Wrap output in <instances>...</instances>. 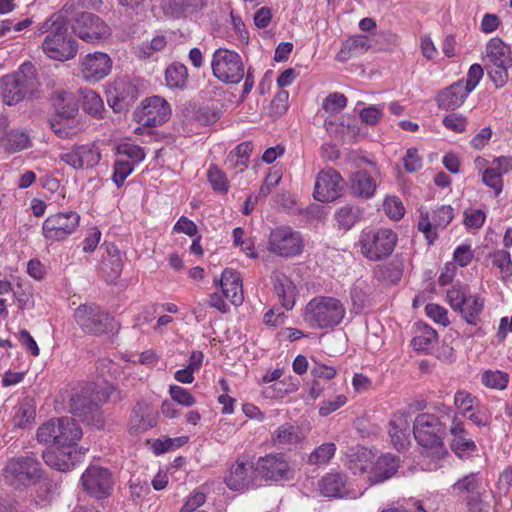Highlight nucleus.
<instances>
[{"label": "nucleus", "instance_id": "obj_1", "mask_svg": "<svg viewBox=\"0 0 512 512\" xmlns=\"http://www.w3.org/2000/svg\"><path fill=\"white\" fill-rule=\"evenodd\" d=\"M46 34L42 49L53 60L67 61L73 59L78 52V43L70 35L68 22L60 14H53L41 23L35 35Z\"/></svg>", "mask_w": 512, "mask_h": 512}, {"label": "nucleus", "instance_id": "obj_2", "mask_svg": "<svg viewBox=\"0 0 512 512\" xmlns=\"http://www.w3.org/2000/svg\"><path fill=\"white\" fill-rule=\"evenodd\" d=\"M82 429L72 417L51 418L41 424L36 432L39 443L53 445L56 448H78Z\"/></svg>", "mask_w": 512, "mask_h": 512}, {"label": "nucleus", "instance_id": "obj_3", "mask_svg": "<svg viewBox=\"0 0 512 512\" xmlns=\"http://www.w3.org/2000/svg\"><path fill=\"white\" fill-rule=\"evenodd\" d=\"M37 87L36 71L32 63H23L17 71L0 78L2 101L14 106L30 97Z\"/></svg>", "mask_w": 512, "mask_h": 512}, {"label": "nucleus", "instance_id": "obj_4", "mask_svg": "<svg viewBox=\"0 0 512 512\" xmlns=\"http://www.w3.org/2000/svg\"><path fill=\"white\" fill-rule=\"evenodd\" d=\"M343 303L334 297L318 296L310 300L305 308L304 319L311 327L319 329L334 328L345 317Z\"/></svg>", "mask_w": 512, "mask_h": 512}, {"label": "nucleus", "instance_id": "obj_5", "mask_svg": "<svg viewBox=\"0 0 512 512\" xmlns=\"http://www.w3.org/2000/svg\"><path fill=\"white\" fill-rule=\"evenodd\" d=\"M3 477L8 485L16 489L30 486L42 478L41 464L33 452L9 458L3 469Z\"/></svg>", "mask_w": 512, "mask_h": 512}, {"label": "nucleus", "instance_id": "obj_6", "mask_svg": "<svg viewBox=\"0 0 512 512\" xmlns=\"http://www.w3.org/2000/svg\"><path fill=\"white\" fill-rule=\"evenodd\" d=\"M413 434L419 445L434 448L441 456L448 454L444 446L446 426L441 419L432 413H421L413 422Z\"/></svg>", "mask_w": 512, "mask_h": 512}, {"label": "nucleus", "instance_id": "obj_7", "mask_svg": "<svg viewBox=\"0 0 512 512\" xmlns=\"http://www.w3.org/2000/svg\"><path fill=\"white\" fill-rule=\"evenodd\" d=\"M397 240L398 236L392 229H367L361 232L359 245L363 256L376 262L392 254Z\"/></svg>", "mask_w": 512, "mask_h": 512}, {"label": "nucleus", "instance_id": "obj_8", "mask_svg": "<svg viewBox=\"0 0 512 512\" xmlns=\"http://www.w3.org/2000/svg\"><path fill=\"white\" fill-rule=\"evenodd\" d=\"M211 68L213 75L226 84H237L245 75L241 56L226 48H219L213 53Z\"/></svg>", "mask_w": 512, "mask_h": 512}, {"label": "nucleus", "instance_id": "obj_9", "mask_svg": "<svg viewBox=\"0 0 512 512\" xmlns=\"http://www.w3.org/2000/svg\"><path fill=\"white\" fill-rule=\"evenodd\" d=\"M74 319L86 334L101 335L113 328V318L94 303H85L76 308Z\"/></svg>", "mask_w": 512, "mask_h": 512}, {"label": "nucleus", "instance_id": "obj_10", "mask_svg": "<svg viewBox=\"0 0 512 512\" xmlns=\"http://www.w3.org/2000/svg\"><path fill=\"white\" fill-rule=\"evenodd\" d=\"M83 490L92 498L102 500L111 495L114 486L112 473L104 467L90 465L80 479Z\"/></svg>", "mask_w": 512, "mask_h": 512}, {"label": "nucleus", "instance_id": "obj_11", "mask_svg": "<svg viewBox=\"0 0 512 512\" xmlns=\"http://www.w3.org/2000/svg\"><path fill=\"white\" fill-rule=\"evenodd\" d=\"M80 216L73 211L59 212L50 215L43 222L42 234L47 241L65 240L77 229Z\"/></svg>", "mask_w": 512, "mask_h": 512}, {"label": "nucleus", "instance_id": "obj_12", "mask_svg": "<svg viewBox=\"0 0 512 512\" xmlns=\"http://www.w3.org/2000/svg\"><path fill=\"white\" fill-rule=\"evenodd\" d=\"M72 29L80 39L88 43H100L111 34L109 26L90 12L80 13L75 18Z\"/></svg>", "mask_w": 512, "mask_h": 512}, {"label": "nucleus", "instance_id": "obj_13", "mask_svg": "<svg viewBox=\"0 0 512 512\" xmlns=\"http://www.w3.org/2000/svg\"><path fill=\"white\" fill-rule=\"evenodd\" d=\"M438 409L446 414L451 420L450 435L452 437L451 450L459 457L464 458L476 450V444L466 430L464 423L458 418L457 414L449 406L441 403Z\"/></svg>", "mask_w": 512, "mask_h": 512}, {"label": "nucleus", "instance_id": "obj_14", "mask_svg": "<svg viewBox=\"0 0 512 512\" xmlns=\"http://www.w3.org/2000/svg\"><path fill=\"white\" fill-rule=\"evenodd\" d=\"M171 115L169 103L160 96H152L142 101L135 111L138 123L146 127H156L166 122Z\"/></svg>", "mask_w": 512, "mask_h": 512}, {"label": "nucleus", "instance_id": "obj_15", "mask_svg": "<svg viewBox=\"0 0 512 512\" xmlns=\"http://www.w3.org/2000/svg\"><path fill=\"white\" fill-rule=\"evenodd\" d=\"M303 248L299 232L290 227H279L271 231L269 237V251L282 256L291 257L301 253Z\"/></svg>", "mask_w": 512, "mask_h": 512}, {"label": "nucleus", "instance_id": "obj_16", "mask_svg": "<svg viewBox=\"0 0 512 512\" xmlns=\"http://www.w3.org/2000/svg\"><path fill=\"white\" fill-rule=\"evenodd\" d=\"M344 179L336 170H321L315 181L313 196L320 202H331L342 196Z\"/></svg>", "mask_w": 512, "mask_h": 512}, {"label": "nucleus", "instance_id": "obj_17", "mask_svg": "<svg viewBox=\"0 0 512 512\" xmlns=\"http://www.w3.org/2000/svg\"><path fill=\"white\" fill-rule=\"evenodd\" d=\"M454 218L453 208L450 205H442L432 212V218L428 211L420 212L418 230L424 235L428 244H433L438 235L436 230L445 229Z\"/></svg>", "mask_w": 512, "mask_h": 512}, {"label": "nucleus", "instance_id": "obj_18", "mask_svg": "<svg viewBox=\"0 0 512 512\" xmlns=\"http://www.w3.org/2000/svg\"><path fill=\"white\" fill-rule=\"evenodd\" d=\"M255 472L265 480L281 481L291 478L290 465L281 453H270L255 462Z\"/></svg>", "mask_w": 512, "mask_h": 512}, {"label": "nucleus", "instance_id": "obj_19", "mask_svg": "<svg viewBox=\"0 0 512 512\" xmlns=\"http://www.w3.org/2000/svg\"><path fill=\"white\" fill-rule=\"evenodd\" d=\"M139 96L136 85L127 77L115 80L108 90V103L114 112L120 113L134 104Z\"/></svg>", "mask_w": 512, "mask_h": 512}, {"label": "nucleus", "instance_id": "obj_20", "mask_svg": "<svg viewBox=\"0 0 512 512\" xmlns=\"http://www.w3.org/2000/svg\"><path fill=\"white\" fill-rule=\"evenodd\" d=\"M70 411L87 425L97 429H102L105 425L100 406L85 395L76 393L71 397Z\"/></svg>", "mask_w": 512, "mask_h": 512}, {"label": "nucleus", "instance_id": "obj_21", "mask_svg": "<svg viewBox=\"0 0 512 512\" xmlns=\"http://www.w3.org/2000/svg\"><path fill=\"white\" fill-rule=\"evenodd\" d=\"M87 449L80 448H57V450L46 449L42 453L43 461L49 467L67 472L72 470L81 461Z\"/></svg>", "mask_w": 512, "mask_h": 512}, {"label": "nucleus", "instance_id": "obj_22", "mask_svg": "<svg viewBox=\"0 0 512 512\" xmlns=\"http://www.w3.org/2000/svg\"><path fill=\"white\" fill-rule=\"evenodd\" d=\"M112 60L103 52L87 54L81 62L82 77L89 82H97L105 78L111 71Z\"/></svg>", "mask_w": 512, "mask_h": 512}, {"label": "nucleus", "instance_id": "obj_23", "mask_svg": "<svg viewBox=\"0 0 512 512\" xmlns=\"http://www.w3.org/2000/svg\"><path fill=\"white\" fill-rule=\"evenodd\" d=\"M255 472V463L246 464L239 459L231 466L228 475L224 481L231 490H243L249 488L253 484V475Z\"/></svg>", "mask_w": 512, "mask_h": 512}, {"label": "nucleus", "instance_id": "obj_24", "mask_svg": "<svg viewBox=\"0 0 512 512\" xmlns=\"http://www.w3.org/2000/svg\"><path fill=\"white\" fill-rule=\"evenodd\" d=\"M389 436L391 443L398 450H404L410 445L409 415L395 413L389 423Z\"/></svg>", "mask_w": 512, "mask_h": 512}, {"label": "nucleus", "instance_id": "obj_25", "mask_svg": "<svg viewBox=\"0 0 512 512\" xmlns=\"http://www.w3.org/2000/svg\"><path fill=\"white\" fill-rule=\"evenodd\" d=\"M216 285H220L223 296L234 305H240L243 302L242 281L240 274L233 269L226 268L222 272L220 280H215Z\"/></svg>", "mask_w": 512, "mask_h": 512}, {"label": "nucleus", "instance_id": "obj_26", "mask_svg": "<svg viewBox=\"0 0 512 512\" xmlns=\"http://www.w3.org/2000/svg\"><path fill=\"white\" fill-rule=\"evenodd\" d=\"M273 289L281 304L287 310H291L295 304L296 287L283 272L274 271L271 275Z\"/></svg>", "mask_w": 512, "mask_h": 512}, {"label": "nucleus", "instance_id": "obj_27", "mask_svg": "<svg viewBox=\"0 0 512 512\" xmlns=\"http://www.w3.org/2000/svg\"><path fill=\"white\" fill-rule=\"evenodd\" d=\"M469 94L463 80H459L438 94L437 103L440 109L454 110L463 104Z\"/></svg>", "mask_w": 512, "mask_h": 512}, {"label": "nucleus", "instance_id": "obj_28", "mask_svg": "<svg viewBox=\"0 0 512 512\" xmlns=\"http://www.w3.org/2000/svg\"><path fill=\"white\" fill-rule=\"evenodd\" d=\"M399 468V458L392 454L380 456L373 470L370 472L369 480L372 484H378L391 478Z\"/></svg>", "mask_w": 512, "mask_h": 512}, {"label": "nucleus", "instance_id": "obj_29", "mask_svg": "<svg viewBox=\"0 0 512 512\" xmlns=\"http://www.w3.org/2000/svg\"><path fill=\"white\" fill-rule=\"evenodd\" d=\"M375 179L364 170L356 171L350 179V191L353 196L361 199H370L376 190Z\"/></svg>", "mask_w": 512, "mask_h": 512}, {"label": "nucleus", "instance_id": "obj_30", "mask_svg": "<svg viewBox=\"0 0 512 512\" xmlns=\"http://www.w3.org/2000/svg\"><path fill=\"white\" fill-rule=\"evenodd\" d=\"M271 440L275 446L290 450L301 442L302 435L299 427L285 423L273 432Z\"/></svg>", "mask_w": 512, "mask_h": 512}, {"label": "nucleus", "instance_id": "obj_31", "mask_svg": "<svg viewBox=\"0 0 512 512\" xmlns=\"http://www.w3.org/2000/svg\"><path fill=\"white\" fill-rule=\"evenodd\" d=\"M486 54L493 66H512L510 47L499 38H493L487 43Z\"/></svg>", "mask_w": 512, "mask_h": 512}, {"label": "nucleus", "instance_id": "obj_32", "mask_svg": "<svg viewBox=\"0 0 512 512\" xmlns=\"http://www.w3.org/2000/svg\"><path fill=\"white\" fill-rule=\"evenodd\" d=\"M53 106L60 118H74L79 106L76 96L69 91H56L53 95Z\"/></svg>", "mask_w": 512, "mask_h": 512}, {"label": "nucleus", "instance_id": "obj_33", "mask_svg": "<svg viewBox=\"0 0 512 512\" xmlns=\"http://www.w3.org/2000/svg\"><path fill=\"white\" fill-rule=\"evenodd\" d=\"M371 47V40L366 35H354L343 42L337 59L346 61L353 55H361Z\"/></svg>", "mask_w": 512, "mask_h": 512}, {"label": "nucleus", "instance_id": "obj_34", "mask_svg": "<svg viewBox=\"0 0 512 512\" xmlns=\"http://www.w3.org/2000/svg\"><path fill=\"white\" fill-rule=\"evenodd\" d=\"M156 425V419L147 413L144 404L137 403L132 409L129 431L130 433H142Z\"/></svg>", "mask_w": 512, "mask_h": 512}, {"label": "nucleus", "instance_id": "obj_35", "mask_svg": "<svg viewBox=\"0 0 512 512\" xmlns=\"http://www.w3.org/2000/svg\"><path fill=\"white\" fill-rule=\"evenodd\" d=\"M484 309V299L477 295H469L465 300V304L458 309L461 317L466 321L467 324L472 326H478L481 322L479 316Z\"/></svg>", "mask_w": 512, "mask_h": 512}, {"label": "nucleus", "instance_id": "obj_36", "mask_svg": "<svg viewBox=\"0 0 512 512\" xmlns=\"http://www.w3.org/2000/svg\"><path fill=\"white\" fill-rule=\"evenodd\" d=\"M363 210L356 205L346 204L339 208L335 215V221L340 229L350 230L362 219Z\"/></svg>", "mask_w": 512, "mask_h": 512}, {"label": "nucleus", "instance_id": "obj_37", "mask_svg": "<svg viewBox=\"0 0 512 512\" xmlns=\"http://www.w3.org/2000/svg\"><path fill=\"white\" fill-rule=\"evenodd\" d=\"M319 487L326 497H342L345 493V477L340 473L327 474L321 479Z\"/></svg>", "mask_w": 512, "mask_h": 512}, {"label": "nucleus", "instance_id": "obj_38", "mask_svg": "<svg viewBox=\"0 0 512 512\" xmlns=\"http://www.w3.org/2000/svg\"><path fill=\"white\" fill-rule=\"evenodd\" d=\"M253 150L251 142H243L229 153L226 159V165L231 168H239L242 172L248 166L250 154Z\"/></svg>", "mask_w": 512, "mask_h": 512}, {"label": "nucleus", "instance_id": "obj_39", "mask_svg": "<svg viewBox=\"0 0 512 512\" xmlns=\"http://www.w3.org/2000/svg\"><path fill=\"white\" fill-rule=\"evenodd\" d=\"M188 79L187 67L179 62H174L166 68L165 80L170 88H184Z\"/></svg>", "mask_w": 512, "mask_h": 512}, {"label": "nucleus", "instance_id": "obj_40", "mask_svg": "<svg viewBox=\"0 0 512 512\" xmlns=\"http://www.w3.org/2000/svg\"><path fill=\"white\" fill-rule=\"evenodd\" d=\"M50 126L53 132L62 139H70L82 130L80 123L73 118H60L51 121Z\"/></svg>", "mask_w": 512, "mask_h": 512}, {"label": "nucleus", "instance_id": "obj_41", "mask_svg": "<svg viewBox=\"0 0 512 512\" xmlns=\"http://www.w3.org/2000/svg\"><path fill=\"white\" fill-rule=\"evenodd\" d=\"M83 99V110L95 118H102L104 104L102 98L91 89L81 91Z\"/></svg>", "mask_w": 512, "mask_h": 512}, {"label": "nucleus", "instance_id": "obj_42", "mask_svg": "<svg viewBox=\"0 0 512 512\" xmlns=\"http://www.w3.org/2000/svg\"><path fill=\"white\" fill-rule=\"evenodd\" d=\"M437 340V332L431 327L424 326L420 333L413 337L411 345L417 351H428L433 348Z\"/></svg>", "mask_w": 512, "mask_h": 512}, {"label": "nucleus", "instance_id": "obj_43", "mask_svg": "<svg viewBox=\"0 0 512 512\" xmlns=\"http://www.w3.org/2000/svg\"><path fill=\"white\" fill-rule=\"evenodd\" d=\"M480 486L481 483L478 474L470 473L459 479L453 485V490L460 494L467 493L468 496H478L481 495Z\"/></svg>", "mask_w": 512, "mask_h": 512}, {"label": "nucleus", "instance_id": "obj_44", "mask_svg": "<svg viewBox=\"0 0 512 512\" xmlns=\"http://www.w3.org/2000/svg\"><path fill=\"white\" fill-rule=\"evenodd\" d=\"M335 452L336 446L334 443H323L309 454L307 461L311 465L326 464L335 455Z\"/></svg>", "mask_w": 512, "mask_h": 512}, {"label": "nucleus", "instance_id": "obj_45", "mask_svg": "<svg viewBox=\"0 0 512 512\" xmlns=\"http://www.w3.org/2000/svg\"><path fill=\"white\" fill-rule=\"evenodd\" d=\"M509 375L500 370H486L482 373V383L492 389L503 390L507 387Z\"/></svg>", "mask_w": 512, "mask_h": 512}, {"label": "nucleus", "instance_id": "obj_46", "mask_svg": "<svg viewBox=\"0 0 512 512\" xmlns=\"http://www.w3.org/2000/svg\"><path fill=\"white\" fill-rule=\"evenodd\" d=\"M207 0H166V7L170 14L179 17L187 9H202L206 5Z\"/></svg>", "mask_w": 512, "mask_h": 512}, {"label": "nucleus", "instance_id": "obj_47", "mask_svg": "<svg viewBox=\"0 0 512 512\" xmlns=\"http://www.w3.org/2000/svg\"><path fill=\"white\" fill-rule=\"evenodd\" d=\"M454 405L463 416H466L479 406L478 399L465 390H459L455 393Z\"/></svg>", "mask_w": 512, "mask_h": 512}, {"label": "nucleus", "instance_id": "obj_48", "mask_svg": "<svg viewBox=\"0 0 512 512\" xmlns=\"http://www.w3.org/2000/svg\"><path fill=\"white\" fill-rule=\"evenodd\" d=\"M78 151L81 169L92 168L96 166L101 159L100 152L92 146L79 145Z\"/></svg>", "mask_w": 512, "mask_h": 512}, {"label": "nucleus", "instance_id": "obj_49", "mask_svg": "<svg viewBox=\"0 0 512 512\" xmlns=\"http://www.w3.org/2000/svg\"><path fill=\"white\" fill-rule=\"evenodd\" d=\"M347 105V98L344 94L334 92L329 94L322 103V109L331 116L340 112Z\"/></svg>", "mask_w": 512, "mask_h": 512}, {"label": "nucleus", "instance_id": "obj_50", "mask_svg": "<svg viewBox=\"0 0 512 512\" xmlns=\"http://www.w3.org/2000/svg\"><path fill=\"white\" fill-rule=\"evenodd\" d=\"M5 146L10 152L24 150L30 146L29 136L22 131H11L7 135Z\"/></svg>", "mask_w": 512, "mask_h": 512}, {"label": "nucleus", "instance_id": "obj_51", "mask_svg": "<svg viewBox=\"0 0 512 512\" xmlns=\"http://www.w3.org/2000/svg\"><path fill=\"white\" fill-rule=\"evenodd\" d=\"M134 165L127 159L119 158L114 163L113 182L121 187L125 179L133 172Z\"/></svg>", "mask_w": 512, "mask_h": 512}, {"label": "nucleus", "instance_id": "obj_52", "mask_svg": "<svg viewBox=\"0 0 512 512\" xmlns=\"http://www.w3.org/2000/svg\"><path fill=\"white\" fill-rule=\"evenodd\" d=\"M208 181L214 191L227 193L229 189L228 180L223 171L217 166L212 165L207 172Z\"/></svg>", "mask_w": 512, "mask_h": 512}, {"label": "nucleus", "instance_id": "obj_53", "mask_svg": "<svg viewBox=\"0 0 512 512\" xmlns=\"http://www.w3.org/2000/svg\"><path fill=\"white\" fill-rule=\"evenodd\" d=\"M376 277L388 284H396L401 279L402 270L394 264L378 266L375 270Z\"/></svg>", "mask_w": 512, "mask_h": 512}, {"label": "nucleus", "instance_id": "obj_54", "mask_svg": "<svg viewBox=\"0 0 512 512\" xmlns=\"http://www.w3.org/2000/svg\"><path fill=\"white\" fill-rule=\"evenodd\" d=\"M371 464L370 452L364 448H359L355 458L350 460V469L353 470L354 474H362L368 470Z\"/></svg>", "mask_w": 512, "mask_h": 512}, {"label": "nucleus", "instance_id": "obj_55", "mask_svg": "<svg viewBox=\"0 0 512 512\" xmlns=\"http://www.w3.org/2000/svg\"><path fill=\"white\" fill-rule=\"evenodd\" d=\"M482 180L485 185L494 190L496 196L502 192L503 180L501 172H499L493 166L485 169L482 175Z\"/></svg>", "mask_w": 512, "mask_h": 512}, {"label": "nucleus", "instance_id": "obj_56", "mask_svg": "<svg viewBox=\"0 0 512 512\" xmlns=\"http://www.w3.org/2000/svg\"><path fill=\"white\" fill-rule=\"evenodd\" d=\"M468 297L465 287L461 285H454L447 291V300L455 312L465 304Z\"/></svg>", "mask_w": 512, "mask_h": 512}, {"label": "nucleus", "instance_id": "obj_57", "mask_svg": "<svg viewBox=\"0 0 512 512\" xmlns=\"http://www.w3.org/2000/svg\"><path fill=\"white\" fill-rule=\"evenodd\" d=\"M169 393L173 401L177 402L178 404L185 406V407H191L195 404V398L190 394V392L178 385H171L169 389Z\"/></svg>", "mask_w": 512, "mask_h": 512}, {"label": "nucleus", "instance_id": "obj_58", "mask_svg": "<svg viewBox=\"0 0 512 512\" xmlns=\"http://www.w3.org/2000/svg\"><path fill=\"white\" fill-rule=\"evenodd\" d=\"M118 153L121 157L125 156L127 160L133 163V165L141 162L145 158L143 148L132 144H124L120 146Z\"/></svg>", "mask_w": 512, "mask_h": 512}, {"label": "nucleus", "instance_id": "obj_59", "mask_svg": "<svg viewBox=\"0 0 512 512\" xmlns=\"http://www.w3.org/2000/svg\"><path fill=\"white\" fill-rule=\"evenodd\" d=\"M383 206L387 216L393 220H399L404 215V206L396 197L386 198Z\"/></svg>", "mask_w": 512, "mask_h": 512}, {"label": "nucleus", "instance_id": "obj_60", "mask_svg": "<svg viewBox=\"0 0 512 512\" xmlns=\"http://www.w3.org/2000/svg\"><path fill=\"white\" fill-rule=\"evenodd\" d=\"M425 312L429 318L438 324L447 326L450 323L447 316V310L438 304H427L425 307Z\"/></svg>", "mask_w": 512, "mask_h": 512}, {"label": "nucleus", "instance_id": "obj_61", "mask_svg": "<svg viewBox=\"0 0 512 512\" xmlns=\"http://www.w3.org/2000/svg\"><path fill=\"white\" fill-rule=\"evenodd\" d=\"M166 46V39L164 36L154 37L149 44H145L139 49V57L149 58L154 52L161 51Z\"/></svg>", "mask_w": 512, "mask_h": 512}, {"label": "nucleus", "instance_id": "obj_62", "mask_svg": "<svg viewBox=\"0 0 512 512\" xmlns=\"http://www.w3.org/2000/svg\"><path fill=\"white\" fill-rule=\"evenodd\" d=\"M403 165L407 172L412 173L418 171L422 167V159L418 156L416 148H409L403 158Z\"/></svg>", "mask_w": 512, "mask_h": 512}, {"label": "nucleus", "instance_id": "obj_63", "mask_svg": "<svg viewBox=\"0 0 512 512\" xmlns=\"http://www.w3.org/2000/svg\"><path fill=\"white\" fill-rule=\"evenodd\" d=\"M483 73L484 72L481 65L473 64L470 66L467 73L466 83L464 84V88L466 90H469V93H471L479 84L480 80L483 77Z\"/></svg>", "mask_w": 512, "mask_h": 512}, {"label": "nucleus", "instance_id": "obj_64", "mask_svg": "<svg viewBox=\"0 0 512 512\" xmlns=\"http://www.w3.org/2000/svg\"><path fill=\"white\" fill-rule=\"evenodd\" d=\"M383 115V106L371 105L360 112L363 122L368 125H375Z\"/></svg>", "mask_w": 512, "mask_h": 512}]
</instances>
